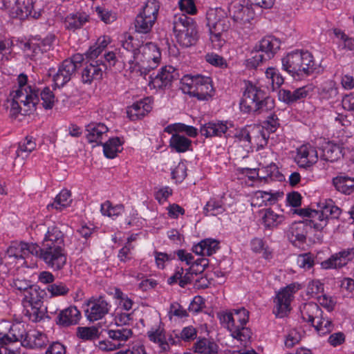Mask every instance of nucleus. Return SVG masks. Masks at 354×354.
I'll return each mask as SVG.
<instances>
[{
    "mask_svg": "<svg viewBox=\"0 0 354 354\" xmlns=\"http://www.w3.org/2000/svg\"><path fill=\"white\" fill-rule=\"evenodd\" d=\"M274 99L267 95L263 90L250 82L246 84L240 102V109L242 112L257 115L268 113L274 109Z\"/></svg>",
    "mask_w": 354,
    "mask_h": 354,
    "instance_id": "1",
    "label": "nucleus"
},
{
    "mask_svg": "<svg viewBox=\"0 0 354 354\" xmlns=\"http://www.w3.org/2000/svg\"><path fill=\"white\" fill-rule=\"evenodd\" d=\"M283 69L292 76L306 77L316 69L312 54L308 51H298L288 53L282 59Z\"/></svg>",
    "mask_w": 354,
    "mask_h": 354,
    "instance_id": "2",
    "label": "nucleus"
},
{
    "mask_svg": "<svg viewBox=\"0 0 354 354\" xmlns=\"http://www.w3.org/2000/svg\"><path fill=\"white\" fill-rule=\"evenodd\" d=\"M172 24L177 42L181 46L188 48L196 44L199 36L197 25L192 18L185 14H177Z\"/></svg>",
    "mask_w": 354,
    "mask_h": 354,
    "instance_id": "3",
    "label": "nucleus"
},
{
    "mask_svg": "<svg viewBox=\"0 0 354 354\" xmlns=\"http://www.w3.org/2000/svg\"><path fill=\"white\" fill-rule=\"evenodd\" d=\"M30 246L33 255L41 259L54 271L62 270L66 263V254L64 248L58 245H24Z\"/></svg>",
    "mask_w": 354,
    "mask_h": 354,
    "instance_id": "4",
    "label": "nucleus"
},
{
    "mask_svg": "<svg viewBox=\"0 0 354 354\" xmlns=\"http://www.w3.org/2000/svg\"><path fill=\"white\" fill-rule=\"evenodd\" d=\"M280 40L274 36L262 38L251 51L247 66L255 68L263 62L270 60L280 48Z\"/></svg>",
    "mask_w": 354,
    "mask_h": 354,
    "instance_id": "5",
    "label": "nucleus"
},
{
    "mask_svg": "<svg viewBox=\"0 0 354 354\" xmlns=\"http://www.w3.org/2000/svg\"><path fill=\"white\" fill-rule=\"evenodd\" d=\"M300 313L303 320L310 323L320 335L333 330L334 325L331 320L323 317V311L316 303L304 304L300 307Z\"/></svg>",
    "mask_w": 354,
    "mask_h": 354,
    "instance_id": "6",
    "label": "nucleus"
},
{
    "mask_svg": "<svg viewBox=\"0 0 354 354\" xmlns=\"http://www.w3.org/2000/svg\"><path fill=\"white\" fill-rule=\"evenodd\" d=\"M33 0H3L4 6L8 10L12 18L24 20L28 17L38 19L40 12L32 11Z\"/></svg>",
    "mask_w": 354,
    "mask_h": 354,
    "instance_id": "7",
    "label": "nucleus"
},
{
    "mask_svg": "<svg viewBox=\"0 0 354 354\" xmlns=\"http://www.w3.org/2000/svg\"><path fill=\"white\" fill-rule=\"evenodd\" d=\"M161 53L156 44L148 42L142 45L140 50L139 58L142 66L140 69L141 74L147 75L151 70L156 68L160 61Z\"/></svg>",
    "mask_w": 354,
    "mask_h": 354,
    "instance_id": "8",
    "label": "nucleus"
},
{
    "mask_svg": "<svg viewBox=\"0 0 354 354\" xmlns=\"http://www.w3.org/2000/svg\"><path fill=\"white\" fill-rule=\"evenodd\" d=\"M298 289L295 284L291 283L278 292L274 299V307L273 309V313L277 317L283 318L290 313L293 295Z\"/></svg>",
    "mask_w": 354,
    "mask_h": 354,
    "instance_id": "9",
    "label": "nucleus"
},
{
    "mask_svg": "<svg viewBox=\"0 0 354 354\" xmlns=\"http://www.w3.org/2000/svg\"><path fill=\"white\" fill-rule=\"evenodd\" d=\"M206 20L209 32L225 34L231 26L229 18L225 15L221 8L208 10L206 13Z\"/></svg>",
    "mask_w": 354,
    "mask_h": 354,
    "instance_id": "10",
    "label": "nucleus"
},
{
    "mask_svg": "<svg viewBox=\"0 0 354 354\" xmlns=\"http://www.w3.org/2000/svg\"><path fill=\"white\" fill-rule=\"evenodd\" d=\"M178 78L176 70L171 66H166L161 68L155 76L150 75L149 85L154 88L164 89L169 87L171 82Z\"/></svg>",
    "mask_w": 354,
    "mask_h": 354,
    "instance_id": "11",
    "label": "nucleus"
},
{
    "mask_svg": "<svg viewBox=\"0 0 354 354\" xmlns=\"http://www.w3.org/2000/svg\"><path fill=\"white\" fill-rule=\"evenodd\" d=\"M141 46L138 40H135L132 36H129L127 39L122 41V47L118 49V57L124 64L127 62L131 65L139 58Z\"/></svg>",
    "mask_w": 354,
    "mask_h": 354,
    "instance_id": "12",
    "label": "nucleus"
},
{
    "mask_svg": "<svg viewBox=\"0 0 354 354\" xmlns=\"http://www.w3.org/2000/svg\"><path fill=\"white\" fill-rule=\"evenodd\" d=\"M86 305L88 308L85 310V314L90 322H95L103 318L109 313L111 307L102 297L91 298Z\"/></svg>",
    "mask_w": 354,
    "mask_h": 354,
    "instance_id": "13",
    "label": "nucleus"
},
{
    "mask_svg": "<svg viewBox=\"0 0 354 354\" xmlns=\"http://www.w3.org/2000/svg\"><path fill=\"white\" fill-rule=\"evenodd\" d=\"M14 93L13 97L19 100L24 106L28 107V109L24 110V115L28 114V111L36 109V106L39 102V89L28 86L26 88L19 87Z\"/></svg>",
    "mask_w": 354,
    "mask_h": 354,
    "instance_id": "14",
    "label": "nucleus"
},
{
    "mask_svg": "<svg viewBox=\"0 0 354 354\" xmlns=\"http://www.w3.org/2000/svg\"><path fill=\"white\" fill-rule=\"evenodd\" d=\"M107 68L104 62L91 61L86 63L82 72V82L91 84L93 81L101 80Z\"/></svg>",
    "mask_w": 354,
    "mask_h": 354,
    "instance_id": "15",
    "label": "nucleus"
},
{
    "mask_svg": "<svg viewBox=\"0 0 354 354\" xmlns=\"http://www.w3.org/2000/svg\"><path fill=\"white\" fill-rule=\"evenodd\" d=\"M295 160L299 167L308 169L317 162V151L309 144L303 145L297 149Z\"/></svg>",
    "mask_w": 354,
    "mask_h": 354,
    "instance_id": "16",
    "label": "nucleus"
},
{
    "mask_svg": "<svg viewBox=\"0 0 354 354\" xmlns=\"http://www.w3.org/2000/svg\"><path fill=\"white\" fill-rule=\"evenodd\" d=\"M354 257V249L343 250L333 254L329 259L322 262V267L324 269L342 268L346 265L348 261Z\"/></svg>",
    "mask_w": 354,
    "mask_h": 354,
    "instance_id": "17",
    "label": "nucleus"
},
{
    "mask_svg": "<svg viewBox=\"0 0 354 354\" xmlns=\"http://www.w3.org/2000/svg\"><path fill=\"white\" fill-rule=\"evenodd\" d=\"M214 93L212 80L209 77L201 76L196 88L192 91H187V93L191 97H195L198 100L207 101L212 97Z\"/></svg>",
    "mask_w": 354,
    "mask_h": 354,
    "instance_id": "18",
    "label": "nucleus"
},
{
    "mask_svg": "<svg viewBox=\"0 0 354 354\" xmlns=\"http://www.w3.org/2000/svg\"><path fill=\"white\" fill-rule=\"evenodd\" d=\"M81 318V313L76 306H71L61 310L57 313L55 322L62 327H68L78 324Z\"/></svg>",
    "mask_w": 354,
    "mask_h": 354,
    "instance_id": "19",
    "label": "nucleus"
},
{
    "mask_svg": "<svg viewBox=\"0 0 354 354\" xmlns=\"http://www.w3.org/2000/svg\"><path fill=\"white\" fill-rule=\"evenodd\" d=\"M76 71V66L69 59H64L59 66L58 71L53 76V81L57 87H62L68 82Z\"/></svg>",
    "mask_w": 354,
    "mask_h": 354,
    "instance_id": "20",
    "label": "nucleus"
},
{
    "mask_svg": "<svg viewBox=\"0 0 354 354\" xmlns=\"http://www.w3.org/2000/svg\"><path fill=\"white\" fill-rule=\"evenodd\" d=\"M47 337L41 332L33 330L22 334L21 345L30 348H40L46 345Z\"/></svg>",
    "mask_w": 354,
    "mask_h": 354,
    "instance_id": "21",
    "label": "nucleus"
},
{
    "mask_svg": "<svg viewBox=\"0 0 354 354\" xmlns=\"http://www.w3.org/2000/svg\"><path fill=\"white\" fill-rule=\"evenodd\" d=\"M344 149L342 144L328 142L322 148L321 158L328 162H334L344 157Z\"/></svg>",
    "mask_w": 354,
    "mask_h": 354,
    "instance_id": "22",
    "label": "nucleus"
},
{
    "mask_svg": "<svg viewBox=\"0 0 354 354\" xmlns=\"http://www.w3.org/2000/svg\"><path fill=\"white\" fill-rule=\"evenodd\" d=\"M228 129L227 122L216 120L205 123L201 126L200 132L202 136L207 138L212 136H221Z\"/></svg>",
    "mask_w": 354,
    "mask_h": 354,
    "instance_id": "23",
    "label": "nucleus"
},
{
    "mask_svg": "<svg viewBox=\"0 0 354 354\" xmlns=\"http://www.w3.org/2000/svg\"><path fill=\"white\" fill-rule=\"evenodd\" d=\"M308 90L306 86L300 87L295 89L293 92L289 90L281 89L279 91V100L287 104H292L300 100L307 97Z\"/></svg>",
    "mask_w": 354,
    "mask_h": 354,
    "instance_id": "24",
    "label": "nucleus"
},
{
    "mask_svg": "<svg viewBox=\"0 0 354 354\" xmlns=\"http://www.w3.org/2000/svg\"><path fill=\"white\" fill-rule=\"evenodd\" d=\"M332 181L335 189L342 194L349 195L354 192V178L353 177L342 173L334 177Z\"/></svg>",
    "mask_w": 354,
    "mask_h": 354,
    "instance_id": "25",
    "label": "nucleus"
},
{
    "mask_svg": "<svg viewBox=\"0 0 354 354\" xmlns=\"http://www.w3.org/2000/svg\"><path fill=\"white\" fill-rule=\"evenodd\" d=\"M46 296V292L45 290L40 288L38 286L34 285L26 293L23 299V304L25 307L28 306H43V299Z\"/></svg>",
    "mask_w": 354,
    "mask_h": 354,
    "instance_id": "26",
    "label": "nucleus"
},
{
    "mask_svg": "<svg viewBox=\"0 0 354 354\" xmlns=\"http://www.w3.org/2000/svg\"><path fill=\"white\" fill-rule=\"evenodd\" d=\"M86 131L88 142H95L100 145L102 142V136L108 131V128L102 123H91L86 127Z\"/></svg>",
    "mask_w": 354,
    "mask_h": 354,
    "instance_id": "27",
    "label": "nucleus"
},
{
    "mask_svg": "<svg viewBox=\"0 0 354 354\" xmlns=\"http://www.w3.org/2000/svg\"><path fill=\"white\" fill-rule=\"evenodd\" d=\"M169 147L177 153L192 151V140L180 133H173L169 140Z\"/></svg>",
    "mask_w": 354,
    "mask_h": 354,
    "instance_id": "28",
    "label": "nucleus"
},
{
    "mask_svg": "<svg viewBox=\"0 0 354 354\" xmlns=\"http://www.w3.org/2000/svg\"><path fill=\"white\" fill-rule=\"evenodd\" d=\"M283 196V192H271L265 191H258L256 193L257 203L254 204L252 203V205H258L259 207L265 205H272L277 203L279 198Z\"/></svg>",
    "mask_w": 354,
    "mask_h": 354,
    "instance_id": "29",
    "label": "nucleus"
},
{
    "mask_svg": "<svg viewBox=\"0 0 354 354\" xmlns=\"http://www.w3.org/2000/svg\"><path fill=\"white\" fill-rule=\"evenodd\" d=\"M72 201L71 191L64 189L57 195L53 203H50L47 205V209L49 210L50 208H54L61 211L64 208L70 206Z\"/></svg>",
    "mask_w": 354,
    "mask_h": 354,
    "instance_id": "30",
    "label": "nucleus"
},
{
    "mask_svg": "<svg viewBox=\"0 0 354 354\" xmlns=\"http://www.w3.org/2000/svg\"><path fill=\"white\" fill-rule=\"evenodd\" d=\"M108 336L113 342L120 344L121 346L133 335L131 328L122 327L121 328L110 329L106 330Z\"/></svg>",
    "mask_w": 354,
    "mask_h": 354,
    "instance_id": "31",
    "label": "nucleus"
},
{
    "mask_svg": "<svg viewBox=\"0 0 354 354\" xmlns=\"http://www.w3.org/2000/svg\"><path fill=\"white\" fill-rule=\"evenodd\" d=\"M122 142L118 137L109 138L104 143L102 142L100 145L103 146V152L104 156L109 159H113L117 156V154L121 151Z\"/></svg>",
    "mask_w": 354,
    "mask_h": 354,
    "instance_id": "32",
    "label": "nucleus"
},
{
    "mask_svg": "<svg viewBox=\"0 0 354 354\" xmlns=\"http://www.w3.org/2000/svg\"><path fill=\"white\" fill-rule=\"evenodd\" d=\"M88 15L85 13L71 14L65 19L64 24L68 30H77L88 21Z\"/></svg>",
    "mask_w": 354,
    "mask_h": 354,
    "instance_id": "33",
    "label": "nucleus"
},
{
    "mask_svg": "<svg viewBox=\"0 0 354 354\" xmlns=\"http://www.w3.org/2000/svg\"><path fill=\"white\" fill-rule=\"evenodd\" d=\"M26 308L25 315L28 317L29 319L32 322H39L45 317L50 319V317L46 315V313H48L47 307L33 305L28 306Z\"/></svg>",
    "mask_w": 354,
    "mask_h": 354,
    "instance_id": "34",
    "label": "nucleus"
},
{
    "mask_svg": "<svg viewBox=\"0 0 354 354\" xmlns=\"http://www.w3.org/2000/svg\"><path fill=\"white\" fill-rule=\"evenodd\" d=\"M194 348L195 352L198 354H215L218 347L214 342L203 338L196 342Z\"/></svg>",
    "mask_w": 354,
    "mask_h": 354,
    "instance_id": "35",
    "label": "nucleus"
},
{
    "mask_svg": "<svg viewBox=\"0 0 354 354\" xmlns=\"http://www.w3.org/2000/svg\"><path fill=\"white\" fill-rule=\"evenodd\" d=\"M30 246L24 245H10L6 250L8 257H14L16 259H25L29 254L33 255V250Z\"/></svg>",
    "mask_w": 354,
    "mask_h": 354,
    "instance_id": "36",
    "label": "nucleus"
},
{
    "mask_svg": "<svg viewBox=\"0 0 354 354\" xmlns=\"http://www.w3.org/2000/svg\"><path fill=\"white\" fill-rule=\"evenodd\" d=\"M159 2L156 0H148L140 12L145 17H148L149 21H156L159 10Z\"/></svg>",
    "mask_w": 354,
    "mask_h": 354,
    "instance_id": "37",
    "label": "nucleus"
},
{
    "mask_svg": "<svg viewBox=\"0 0 354 354\" xmlns=\"http://www.w3.org/2000/svg\"><path fill=\"white\" fill-rule=\"evenodd\" d=\"M101 332H99L98 328L95 326L77 328V336L83 340H94L100 338Z\"/></svg>",
    "mask_w": 354,
    "mask_h": 354,
    "instance_id": "38",
    "label": "nucleus"
},
{
    "mask_svg": "<svg viewBox=\"0 0 354 354\" xmlns=\"http://www.w3.org/2000/svg\"><path fill=\"white\" fill-rule=\"evenodd\" d=\"M36 147V143L32 137L26 136L23 142L19 143L18 149L16 151L17 157L22 156V158H26Z\"/></svg>",
    "mask_w": 354,
    "mask_h": 354,
    "instance_id": "39",
    "label": "nucleus"
},
{
    "mask_svg": "<svg viewBox=\"0 0 354 354\" xmlns=\"http://www.w3.org/2000/svg\"><path fill=\"white\" fill-rule=\"evenodd\" d=\"M148 17H145L139 13L134 21V26L136 32L139 33H148L151 31L154 21H149Z\"/></svg>",
    "mask_w": 354,
    "mask_h": 354,
    "instance_id": "40",
    "label": "nucleus"
},
{
    "mask_svg": "<svg viewBox=\"0 0 354 354\" xmlns=\"http://www.w3.org/2000/svg\"><path fill=\"white\" fill-rule=\"evenodd\" d=\"M262 220L267 227H277L283 221V216L275 214L270 208H268L265 210Z\"/></svg>",
    "mask_w": 354,
    "mask_h": 354,
    "instance_id": "41",
    "label": "nucleus"
},
{
    "mask_svg": "<svg viewBox=\"0 0 354 354\" xmlns=\"http://www.w3.org/2000/svg\"><path fill=\"white\" fill-rule=\"evenodd\" d=\"M147 337L149 340L160 344V347L164 350H166V347L168 346V344L166 342L164 329L160 327L157 328H151V330L147 332Z\"/></svg>",
    "mask_w": 354,
    "mask_h": 354,
    "instance_id": "42",
    "label": "nucleus"
},
{
    "mask_svg": "<svg viewBox=\"0 0 354 354\" xmlns=\"http://www.w3.org/2000/svg\"><path fill=\"white\" fill-rule=\"evenodd\" d=\"M17 330V327H11L9 330L8 333L3 334L0 333V345L1 346L8 345L10 344L21 342L22 340V334H15V331Z\"/></svg>",
    "mask_w": 354,
    "mask_h": 354,
    "instance_id": "43",
    "label": "nucleus"
},
{
    "mask_svg": "<svg viewBox=\"0 0 354 354\" xmlns=\"http://www.w3.org/2000/svg\"><path fill=\"white\" fill-rule=\"evenodd\" d=\"M47 290L53 297L65 296L69 292V288L62 281H57L48 286Z\"/></svg>",
    "mask_w": 354,
    "mask_h": 354,
    "instance_id": "44",
    "label": "nucleus"
},
{
    "mask_svg": "<svg viewBox=\"0 0 354 354\" xmlns=\"http://www.w3.org/2000/svg\"><path fill=\"white\" fill-rule=\"evenodd\" d=\"M10 285L12 288L22 292L24 296H25L26 293L28 292L30 289L34 286L31 281L19 278L13 279Z\"/></svg>",
    "mask_w": 354,
    "mask_h": 354,
    "instance_id": "45",
    "label": "nucleus"
},
{
    "mask_svg": "<svg viewBox=\"0 0 354 354\" xmlns=\"http://www.w3.org/2000/svg\"><path fill=\"white\" fill-rule=\"evenodd\" d=\"M218 317L221 324L226 327L231 333L236 327L233 318V313L232 311H223L218 313Z\"/></svg>",
    "mask_w": 354,
    "mask_h": 354,
    "instance_id": "46",
    "label": "nucleus"
},
{
    "mask_svg": "<svg viewBox=\"0 0 354 354\" xmlns=\"http://www.w3.org/2000/svg\"><path fill=\"white\" fill-rule=\"evenodd\" d=\"M44 241L56 243H63L64 241V234L57 227L53 226L48 228L45 235Z\"/></svg>",
    "mask_w": 354,
    "mask_h": 354,
    "instance_id": "47",
    "label": "nucleus"
},
{
    "mask_svg": "<svg viewBox=\"0 0 354 354\" xmlns=\"http://www.w3.org/2000/svg\"><path fill=\"white\" fill-rule=\"evenodd\" d=\"M39 95L43 101V107L45 109H53L55 102V97L53 91L48 87H45L40 93H39Z\"/></svg>",
    "mask_w": 354,
    "mask_h": 354,
    "instance_id": "48",
    "label": "nucleus"
},
{
    "mask_svg": "<svg viewBox=\"0 0 354 354\" xmlns=\"http://www.w3.org/2000/svg\"><path fill=\"white\" fill-rule=\"evenodd\" d=\"M232 336L241 342V344L245 346L248 341L251 337V332L245 326L241 327L236 326L231 333Z\"/></svg>",
    "mask_w": 354,
    "mask_h": 354,
    "instance_id": "49",
    "label": "nucleus"
},
{
    "mask_svg": "<svg viewBox=\"0 0 354 354\" xmlns=\"http://www.w3.org/2000/svg\"><path fill=\"white\" fill-rule=\"evenodd\" d=\"M144 106V102L140 101L133 103L131 106L128 107L127 113L131 120H136L144 117V111L142 106Z\"/></svg>",
    "mask_w": 354,
    "mask_h": 354,
    "instance_id": "50",
    "label": "nucleus"
},
{
    "mask_svg": "<svg viewBox=\"0 0 354 354\" xmlns=\"http://www.w3.org/2000/svg\"><path fill=\"white\" fill-rule=\"evenodd\" d=\"M220 248L219 245H194L192 251L196 254L204 256H211Z\"/></svg>",
    "mask_w": 354,
    "mask_h": 354,
    "instance_id": "51",
    "label": "nucleus"
},
{
    "mask_svg": "<svg viewBox=\"0 0 354 354\" xmlns=\"http://www.w3.org/2000/svg\"><path fill=\"white\" fill-rule=\"evenodd\" d=\"M232 312L233 313V318L234 323L236 324V326L243 328L248 322L249 312L244 308L234 309Z\"/></svg>",
    "mask_w": 354,
    "mask_h": 354,
    "instance_id": "52",
    "label": "nucleus"
},
{
    "mask_svg": "<svg viewBox=\"0 0 354 354\" xmlns=\"http://www.w3.org/2000/svg\"><path fill=\"white\" fill-rule=\"evenodd\" d=\"M225 209L223 207L221 203L215 199H210L205 205L203 208L204 214L207 216L209 212L212 215H216L223 212Z\"/></svg>",
    "mask_w": 354,
    "mask_h": 354,
    "instance_id": "53",
    "label": "nucleus"
},
{
    "mask_svg": "<svg viewBox=\"0 0 354 354\" xmlns=\"http://www.w3.org/2000/svg\"><path fill=\"white\" fill-rule=\"evenodd\" d=\"M54 39V36H50L46 37L41 40L39 39L38 43L32 44L33 52L37 53V50L41 51V53L47 52L50 50Z\"/></svg>",
    "mask_w": 354,
    "mask_h": 354,
    "instance_id": "54",
    "label": "nucleus"
},
{
    "mask_svg": "<svg viewBox=\"0 0 354 354\" xmlns=\"http://www.w3.org/2000/svg\"><path fill=\"white\" fill-rule=\"evenodd\" d=\"M209 265V260L205 258H198L193 263L191 262L189 270H192L195 275L201 274Z\"/></svg>",
    "mask_w": 354,
    "mask_h": 354,
    "instance_id": "55",
    "label": "nucleus"
},
{
    "mask_svg": "<svg viewBox=\"0 0 354 354\" xmlns=\"http://www.w3.org/2000/svg\"><path fill=\"white\" fill-rule=\"evenodd\" d=\"M263 127L265 128L270 133H274L279 127V120L277 115L274 113H270L266 120L263 123Z\"/></svg>",
    "mask_w": 354,
    "mask_h": 354,
    "instance_id": "56",
    "label": "nucleus"
},
{
    "mask_svg": "<svg viewBox=\"0 0 354 354\" xmlns=\"http://www.w3.org/2000/svg\"><path fill=\"white\" fill-rule=\"evenodd\" d=\"M97 16L101 19L102 21L106 24H110L116 20V14L113 13L108 10H106L102 7L97 6L95 8Z\"/></svg>",
    "mask_w": 354,
    "mask_h": 354,
    "instance_id": "57",
    "label": "nucleus"
},
{
    "mask_svg": "<svg viewBox=\"0 0 354 354\" xmlns=\"http://www.w3.org/2000/svg\"><path fill=\"white\" fill-rule=\"evenodd\" d=\"M289 241L294 243L296 241L304 242L306 236L304 234V230L300 227L292 228L288 234Z\"/></svg>",
    "mask_w": 354,
    "mask_h": 354,
    "instance_id": "58",
    "label": "nucleus"
},
{
    "mask_svg": "<svg viewBox=\"0 0 354 354\" xmlns=\"http://www.w3.org/2000/svg\"><path fill=\"white\" fill-rule=\"evenodd\" d=\"M197 336V331L195 328H194L192 326L185 327L181 332L180 333V335H176V337H180L181 339H183L185 342H190L192 340H194L196 338Z\"/></svg>",
    "mask_w": 354,
    "mask_h": 354,
    "instance_id": "59",
    "label": "nucleus"
},
{
    "mask_svg": "<svg viewBox=\"0 0 354 354\" xmlns=\"http://www.w3.org/2000/svg\"><path fill=\"white\" fill-rule=\"evenodd\" d=\"M155 258L157 266L162 269L165 267L164 263L174 259L176 254L155 252Z\"/></svg>",
    "mask_w": 354,
    "mask_h": 354,
    "instance_id": "60",
    "label": "nucleus"
},
{
    "mask_svg": "<svg viewBox=\"0 0 354 354\" xmlns=\"http://www.w3.org/2000/svg\"><path fill=\"white\" fill-rule=\"evenodd\" d=\"M224 35L220 32H209L210 40L212 44V46L215 49H220L225 43Z\"/></svg>",
    "mask_w": 354,
    "mask_h": 354,
    "instance_id": "61",
    "label": "nucleus"
},
{
    "mask_svg": "<svg viewBox=\"0 0 354 354\" xmlns=\"http://www.w3.org/2000/svg\"><path fill=\"white\" fill-rule=\"evenodd\" d=\"M324 290V284L319 281H310L307 287V293L312 297L317 296Z\"/></svg>",
    "mask_w": 354,
    "mask_h": 354,
    "instance_id": "62",
    "label": "nucleus"
},
{
    "mask_svg": "<svg viewBox=\"0 0 354 354\" xmlns=\"http://www.w3.org/2000/svg\"><path fill=\"white\" fill-rule=\"evenodd\" d=\"M178 5L180 10L187 14L194 15L196 12V8L193 0H180Z\"/></svg>",
    "mask_w": 354,
    "mask_h": 354,
    "instance_id": "63",
    "label": "nucleus"
},
{
    "mask_svg": "<svg viewBox=\"0 0 354 354\" xmlns=\"http://www.w3.org/2000/svg\"><path fill=\"white\" fill-rule=\"evenodd\" d=\"M115 354H146L143 345L140 343L133 344L131 347L125 351H120Z\"/></svg>",
    "mask_w": 354,
    "mask_h": 354,
    "instance_id": "64",
    "label": "nucleus"
}]
</instances>
